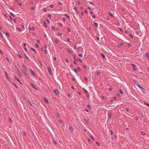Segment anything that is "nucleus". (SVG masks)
Segmentation results:
<instances>
[{"mask_svg":"<svg viewBox=\"0 0 149 149\" xmlns=\"http://www.w3.org/2000/svg\"><path fill=\"white\" fill-rule=\"evenodd\" d=\"M22 67L24 69V71L23 72V73L24 75H25L28 78H30V77L29 76L28 74L26 73V72H27V69L26 67V66L24 64H22Z\"/></svg>","mask_w":149,"mask_h":149,"instance_id":"1","label":"nucleus"},{"mask_svg":"<svg viewBox=\"0 0 149 149\" xmlns=\"http://www.w3.org/2000/svg\"><path fill=\"white\" fill-rule=\"evenodd\" d=\"M136 84L142 90L143 92H144V89L138 83H136Z\"/></svg>","mask_w":149,"mask_h":149,"instance_id":"2","label":"nucleus"},{"mask_svg":"<svg viewBox=\"0 0 149 149\" xmlns=\"http://www.w3.org/2000/svg\"><path fill=\"white\" fill-rule=\"evenodd\" d=\"M15 79H16L19 83H20L21 84H22H22L21 83V81H20L19 79L16 76H15Z\"/></svg>","mask_w":149,"mask_h":149,"instance_id":"3","label":"nucleus"},{"mask_svg":"<svg viewBox=\"0 0 149 149\" xmlns=\"http://www.w3.org/2000/svg\"><path fill=\"white\" fill-rule=\"evenodd\" d=\"M54 93L57 95H59V93L58 91L56 89H55L54 90Z\"/></svg>","mask_w":149,"mask_h":149,"instance_id":"4","label":"nucleus"},{"mask_svg":"<svg viewBox=\"0 0 149 149\" xmlns=\"http://www.w3.org/2000/svg\"><path fill=\"white\" fill-rule=\"evenodd\" d=\"M48 70L49 72V73L51 75L52 74V70H51V68L50 67H48Z\"/></svg>","mask_w":149,"mask_h":149,"instance_id":"5","label":"nucleus"},{"mask_svg":"<svg viewBox=\"0 0 149 149\" xmlns=\"http://www.w3.org/2000/svg\"><path fill=\"white\" fill-rule=\"evenodd\" d=\"M31 85L32 86V87L36 90H38V89L37 88H36L33 84H31Z\"/></svg>","mask_w":149,"mask_h":149,"instance_id":"6","label":"nucleus"},{"mask_svg":"<svg viewBox=\"0 0 149 149\" xmlns=\"http://www.w3.org/2000/svg\"><path fill=\"white\" fill-rule=\"evenodd\" d=\"M43 23L44 24V26L45 27H47V24L45 21H44Z\"/></svg>","mask_w":149,"mask_h":149,"instance_id":"7","label":"nucleus"},{"mask_svg":"<svg viewBox=\"0 0 149 149\" xmlns=\"http://www.w3.org/2000/svg\"><path fill=\"white\" fill-rule=\"evenodd\" d=\"M70 130L71 132H73V130L72 127L71 126H70L69 127Z\"/></svg>","mask_w":149,"mask_h":149,"instance_id":"8","label":"nucleus"},{"mask_svg":"<svg viewBox=\"0 0 149 149\" xmlns=\"http://www.w3.org/2000/svg\"><path fill=\"white\" fill-rule=\"evenodd\" d=\"M24 56L27 60H28L29 61H30L29 58L27 57V56L26 54H25Z\"/></svg>","mask_w":149,"mask_h":149,"instance_id":"9","label":"nucleus"},{"mask_svg":"<svg viewBox=\"0 0 149 149\" xmlns=\"http://www.w3.org/2000/svg\"><path fill=\"white\" fill-rule=\"evenodd\" d=\"M44 100L46 103L48 104L49 103V102L46 98H44Z\"/></svg>","mask_w":149,"mask_h":149,"instance_id":"10","label":"nucleus"},{"mask_svg":"<svg viewBox=\"0 0 149 149\" xmlns=\"http://www.w3.org/2000/svg\"><path fill=\"white\" fill-rule=\"evenodd\" d=\"M31 73H32V74L33 75L34 77H36V75L34 74V72L33 71L31 70Z\"/></svg>","mask_w":149,"mask_h":149,"instance_id":"11","label":"nucleus"},{"mask_svg":"<svg viewBox=\"0 0 149 149\" xmlns=\"http://www.w3.org/2000/svg\"><path fill=\"white\" fill-rule=\"evenodd\" d=\"M84 91L86 94H88V92L86 90V89H84Z\"/></svg>","mask_w":149,"mask_h":149,"instance_id":"12","label":"nucleus"},{"mask_svg":"<svg viewBox=\"0 0 149 149\" xmlns=\"http://www.w3.org/2000/svg\"><path fill=\"white\" fill-rule=\"evenodd\" d=\"M94 24H95V26L96 27H98V24L97 23H96L95 22H94Z\"/></svg>","mask_w":149,"mask_h":149,"instance_id":"13","label":"nucleus"},{"mask_svg":"<svg viewBox=\"0 0 149 149\" xmlns=\"http://www.w3.org/2000/svg\"><path fill=\"white\" fill-rule=\"evenodd\" d=\"M31 49L34 52H36V51L33 48H31Z\"/></svg>","mask_w":149,"mask_h":149,"instance_id":"14","label":"nucleus"},{"mask_svg":"<svg viewBox=\"0 0 149 149\" xmlns=\"http://www.w3.org/2000/svg\"><path fill=\"white\" fill-rule=\"evenodd\" d=\"M101 56L103 57V58H105V56L103 53H102L101 54Z\"/></svg>","mask_w":149,"mask_h":149,"instance_id":"15","label":"nucleus"},{"mask_svg":"<svg viewBox=\"0 0 149 149\" xmlns=\"http://www.w3.org/2000/svg\"><path fill=\"white\" fill-rule=\"evenodd\" d=\"M17 29L18 31H22V29H21L19 28H17Z\"/></svg>","mask_w":149,"mask_h":149,"instance_id":"16","label":"nucleus"},{"mask_svg":"<svg viewBox=\"0 0 149 149\" xmlns=\"http://www.w3.org/2000/svg\"><path fill=\"white\" fill-rule=\"evenodd\" d=\"M108 14L109 15L111 16L112 17H113L114 16V15H113L111 13H109Z\"/></svg>","mask_w":149,"mask_h":149,"instance_id":"17","label":"nucleus"},{"mask_svg":"<svg viewBox=\"0 0 149 149\" xmlns=\"http://www.w3.org/2000/svg\"><path fill=\"white\" fill-rule=\"evenodd\" d=\"M55 42L56 44H58L59 43L58 40V39H56L55 41Z\"/></svg>","mask_w":149,"mask_h":149,"instance_id":"18","label":"nucleus"},{"mask_svg":"<svg viewBox=\"0 0 149 149\" xmlns=\"http://www.w3.org/2000/svg\"><path fill=\"white\" fill-rule=\"evenodd\" d=\"M15 68H16L19 72V69H18V68H17V66L16 65H15Z\"/></svg>","mask_w":149,"mask_h":149,"instance_id":"19","label":"nucleus"},{"mask_svg":"<svg viewBox=\"0 0 149 149\" xmlns=\"http://www.w3.org/2000/svg\"><path fill=\"white\" fill-rule=\"evenodd\" d=\"M145 104L149 107V104L147 102H145Z\"/></svg>","mask_w":149,"mask_h":149,"instance_id":"20","label":"nucleus"},{"mask_svg":"<svg viewBox=\"0 0 149 149\" xmlns=\"http://www.w3.org/2000/svg\"><path fill=\"white\" fill-rule=\"evenodd\" d=\"M10 14L13 17H14L15 16V15L13 14L12 13H10Z\"/></svg>","mask_w":149,"mask_h":149,"instance_id":"21","label":"nucleus"},{"mask_svg":"<svg viewBox=\"0 0 149 149\" xmlns=\"http://www.w3.org/2000/svg\"><path fill=\"white\" fill-rule=\"evenodd\" d=\"M65 15L68 18H70V16L67 14H65Z\"/></svg>","mask_w":149,"mask_h":149,"instance_id":"22","label":"nucleus"},{"mask_svg":"<svg viewBox=\"0 0 149 149\" xmlns=\"http://www.w3.org/2000/svg\"><path fill=\"white\" fill-rule=\"evenodd\" d=\"M78 55L80 57H83V55L82 54H79Z\"/></svg>","mask_w":149,"mask_h":149,"instance_id":"23","label":"nucleus"},{"mask_svg":"<svg viewBox=\"0 0 149 149\" xmlns=\"http://www.w3.org/2000/svg\"><path fill=\"white\" fill-rule=\"evenodd\" d=\"M119 91H120V93H121V94H123V91L121 89H120L119 90Z\"/></svg>","mask_w":149,"mask_h":149,"instance_id":"24","label":"nucleus"},{"mask_svg":"<svg viewBox=\"0 0 149 149\" xmlns=\"http://www.w3.org/2000/svg\"><path fill=\"white\" fill-rule=\"evenodd\" d=\"M84 78L86 80V81H87V82H88V79L86 77H84Z\"/></svg>","mask_w":149,"mask_h":149,"instance_id":"25","label":"nucleus"},{"mask_svg":"<svg viewBox=\"0 0 149 149\" xmlns=\"http://www.w3.org/2000/svg\"><path fill=\"white\" fill-rule=\"evenodd\" d=\"M67 51L68 52L70 53H72L71 51L69 49H68Z\"/></svg>","mask_w":149,"mask_h":149,"instance_id":"26","label":"nucleus"},{"mask_svg":"<svg viewBox=\"0 0 149 149\" xmlns=\"http://www.w3.org/2000/svg\"><path fill=\"white\" fill-rule=\"evenodd\" d=\"M129 35L132 38H133V35L132 34H129Z\"/></svg>","mask_w":149,"mask_h":149,"instance_id":"27","label":"nucleus"},{"mask_svg":"<svg viewBox=\"0 0 149 149\" xmlns=\"http://www.w3.org/2000/svg\"><path fill=\"white\" fill-rule=\"evenodd\" d=\"M35 46H36L37 47V48H38L39 47V46H38V45L37 44H36V43L35 44Z\"/></svg>","mask_w":149,"mask_h":149,"instance_id":"28","label":"nucleus"},{"mask_svg":"<svg viewBox=\"0 0 149 149\" xmlns=\"http://www.w3.org/2000/svg\"><path fill=\"white\" fill-rule=\"evenodd\" d=\"M24 49L26 52L27 51V49L26 47H24Z\"/></svg>","mask_w":149,"mask_h":149,"instance_id":"29","label":"nucleus"},{"mask_svg":"<svg viewBox=\"0 0 149 149\" xmlns=\"http://www.w3.org/2000/svg\"><path fill=\"white\" fill-rule=\"evenodd\" d=\"M78 70L79 72H80L81 71V69L79 67H78Z\"/></svg>","mask_w":149,"mask_h":149,"instance_id":"30","label":"nucleus"},{"mask_svg":"<svg viewBox=\"0 0 149 149\" xmlns=\"http://www.w3.org/2000/svg\"><path fill=\"white\" fill-rule=\"evenodd\" d=\"M109 117L110 118H111L112 116V114L110 113L109 114Z\"/></svg>","mask_w":149,"mask_h":149,"instance_id":"31","label":"nucleus"},{"mask_svg":"<svg viewBox=\"0 0 149 149\" xmlns=\"http://www.w3.org/2000/svg\"><path fill=\"white\" fill-rule=\"evenodd\" d=\"M6 34L9 37L10 36L9 34L8 33V32H6Z\"/></svg>","mask_w":149,"mask_h":149,"instance_id":"32","label":"nucleus"},{"mask_svg":"<svg viewBox=\"0 0 149 149\" xmlns=\"http://www.w3.org/2000/svg\"><path fill=\"white\" fill-rule=\"evenodd\" d=\"M18 56L21 58H22V56H21V55L19 54H18Z\"/></svg>","mask_w":149,"mask_h":149,"instance_id":"33","label":"nucleus"},{"mask_svg":"<svg viewBox=\"0 0 149 149\" xmlns=\"http://www.w3.org/2000/svg\"><path fill=\"white\" fill-rule=\"evenodd\" d=\"M52 28L53 30L54 31L55 30V28L53 26H52Z\"/></svg>","mask_w":149,"mask_h":149,"instance_id":"34","label":"nucleus"},{"mask_svg":"<svg viewBox=\"0 0 149 149\" xmlns=\"http://www.w3.org/2000/svg\"><path fill=\"white\" fill-rule=\"evenodd\" d=\"M44 11L46 12L47 10V9L46 8H44L43 9Z\"/></svg>","mask_w":149,"mask_h":149,"instance_id":"35","label":"nucleus"},{"mask_svg":"<svg viewBox=\"0 0 149 149\" xmlns=\"http://www.w3.org/2000/svg\"><path fill=\"white\" fill-rule=\"evenodd\" d=\"M56 116L58 117H60V114L58 113L57 114Z\"/></svg>","mask_w":149,"mask_h":149,"instance_id":"36","label":"nucleus"},{"mask_svg":"<svg viewBox=\"0 0 149 149\" xmlns=\"http://www.w3.org/2000/svg\"><path fill=\"white\" fill-rule=\"evenodd\" d=\"M88 107L89 108V109H91V106L90 105H88Z\"/></svg>","mask_w":149,"mask_h":149,"instance_id":"37","label":"nucleus"},{"mask_svg":"<svg viewBox=\"0 0 149 149\" xmlns=\"http://www.w3.org/2000/svg\"><path fill=\"white\" fill-rule=\"evenodd\" d=\"M6 59L7 60L9 63L10 62V61L9 60V59L7 58H6Z\"/></svg>","mask_w":149,"mask_h":149,"instance_id":"38","label":"nucleus"},{"mask_svg":"<svg viewBox=\"0 0 149 149\" xmlns=\"http://www.w3.org/2000/svg\"><path fill=\"white\" fill-rule=\"evenodd\" d=\"M141 134L143 135H145V134L144 132H141Z\"/></svg>","mask_w":149,"mask_h":149,"instance_id":"39","label":"nucleus"},{"mask_svg":"<svg viewBox=\"0 0 149 149\" xmlns=\"http://www.w3.org/2000/svg\"><path fill=\"white\" fill-rule=\"evenodd\" d=\"M9 121H10V122L11 123V122H13L12 120V119H11V118H9Z\"/></svg>","mask_w":149,"mask_h":149,"instance_id":"40","label":"nucleus"},{"mask_svg":"<svg viewBox=\"0 0 149 149\" xmlns=\"http://www.w3.org/2000/svg\"><path fill=\"white\" fill-rule=\"evenodd\" d=\"M58 4L59 5H62V3L60 2H59L58 3Z\"/></svg>","mask_w":149,"mask_h":149,"instance_id":"41","label":"nucleus"},{"mask_svg":"<svg viewBox=\"0 0 149 149\" xmlns=\"http://www.w3.org/2000/svg\"><path fill=\"white\" fill-rule=\"evenodd\" d=\"M49 6L51 7V8H53V7H54V5H50Z\"/></svg>","mask_w":149,"mask_h":149,"instance_id":"42","label":"nucleus"},{"mask_svg":"<svg viewBox=\"0 0 149 149\" xmlns=\"http://www.w3.org/2000/svg\"><path fill=\"white\" fill-rule=\"evenodd\" d=\"M146 56L147 57H148V56H149V54H146Z\"/></svg>","mask_w":149,"mask_h":149,"instance_id":"43","label":"nucleus"},{"mask_svg":"<svg viewBox=\"0 0 149 149\" xmlns=\"http://www.w3.org/2000/svg\"><path fill=\"white\" fill-rule=\"evenodd\" d=\"M133 70H136V68H135V67H134L133 68Z\"/></svg>","mask_w":149,"mask_h":149,"instance_id":"44","label":"nucleus"},{"mask_svg":"<svg viewBox=\"0 0 149 149\" xmlns=\"http://www.w3.org/2000/svg\"><path fill=\"white\" fill-rule=\"evenodd\" d=\"M96 143L97 144V145L99 146H100V144L97 142H96Z\"/></svg>","mask_w":149,"mask_h":149,"instance_id":"45","label":"nucleus"},{"mask_svg":"<svg viewBox=\"0 0 149 149\" xmlns=\"http://www.w3.org/2000/svg\"><path fill=\"white\" fill-rule=\"evenodd\" d=\"M13 21H14V22L16 23L17 21H16V19H13Z\"/></svg>","mask_w":149,"mask_h":149,"instance_id":"46","label":"nucleus"},{"mask_svg":"<svg viewBox=\"0 0 149 149\" xmlns=\"http://www.w3.org/2000/svg\"><path fill=\"white\" fill-rule=\"evenodd\" d=\"M29 29L30 31H31L32 30V28L30 26L29 27Z\"/></svg>","mask_w":149,"mask_h":149,"instance_id":"47","label":"nucleus"},{"mask_svg":"<svg viewBox=\"0 0 149 149\" xmlns=\"http://www.w3.org/2000/svg\"><path fill=\"white\" fill-rule=\"evenodd\" d=\"M32 29L33 30V31H34L35 30V28L34 27H33L32 28Z\"/></svg>","mask_w":149,"mask_h":149,"instance_id":"48","label":"nucleus"},{"mask_svg":"<svg viewBox=\"0 0 149 149\" xmlns=\"http://www.w3.org/2000/svg\"><path fill=\"white\" fill-rule=\"evenodd\" d=\"M52 16V15H51L50 14H49L48 15V17H49V18H50Z\"/></svg>","mask_w":149,"mask_h":149,"instance_id":"49","label":"nucleus"},{"mask_svg":"<svg viewBox=\"0 0 149 149\" xmlns=\"http://www.w3.org/2000/svg\"><path fill=\"white\" fill-rule=\"evenodd\" d=\"M9 17L10 18V19H11V20H13V18L12 17L10 16H9Z\"/></svg>","mask_w":149,"mask_h":149,"instance_id":"50","label":"nucleus"},{"mask_svg":"<svg viewBox=\"0 0 149 149\" xmlns=\"http://www.w3.org/2000/svg\"><path fill=\"white\" fill-rule=\"evenodd\" d=\"M44 51L46 53H47L48 52L47 51L46 49Z\"/></svg>","mask_w":149,"mask_h":149,"instance_id":"51","label":"nucleus"},{"mask_svg":"<svg viewBox=\"0 0 149 149\" xmlns=\"http://www.w3.org/2000/svg\"><path fill=\"white\" fill-rule=\"evenodd\" d=\"M84 12L86 13H88V11L86 10H84Z\"/></svg>","mask_w":149,"mask_h":149,"instance_id":"52","label":"nucleus"},{"mask_svg":"<svg viewBox=\"0 0 149 149\" xmlns=\"http://www.w3.org/2000/svg\"><path fill=\"white\" fill-rule=\"evenodd\" d=\"M131 46V45L130 44V43H128V46L129 47H130Z\"/></svg>","mask_w":149,"mask_h":149,"instance_id":"53","label":"nucleus"},{"mask_svg":"<svg viewBox=\"0 0 149 149\" xmlns=\"http://www.w3.org/2000/svg\"><path fill=\"white\" fill-rule=\"evenodd\" d=\"M47 21L48 23H49V24L50 23V22L48 19H47Z\"/></svg>","mask_w":149,"mask_h":149,"instance_id":"54","label":"nucleus"},{"mask_svg":"<svg viewBox=\"0 0 149 149\" xmlns=\"http://www.w3.org/2000/svg\"><path fill=\"white\" fill-rule=\"evenodd\" d=\"M79 61H80V62H81V63H82V62H83L82 61L81 59V58H79Z\"/></svg>","mask_w":149,"mask_h":149,"instance_id":"55","label":"nucleus"},{"mask_svg":"<svg viewBox=\"0 0 149 149\" xmlns=\"http://www.w3.org/2000/svg\"><path fill=\"white\" fill-rule=\"evenodd\" d=\"M92 17L94 18H95V16L94 15L92 16Z\"/></svg>","mask_w":149,"mask_h":149,"instance_id":"56","label":"nucleus"},{"mask_svg":"<svg viewBox=\"0 0 149 149\" xmlns=\"http://www.w3.org/2000/svg\"><path fill=\"white\" fill-rule=\"evenodd\" d=\"M59 121L61 123H62L63 122V121L62 120H59Z\"/></svg>","mask_w":149,"mask_h":149,"instance_id":"57","label":"nucleus"},{"mask_svg":"<svg viewBox=\"0 0 149 149\" xmlns=\"http://www.w3.org/2000/svg\"><path fill=\"white\" fill-rule=\"evenodd\" d=\"M113 132L112 131H111V135H113Z\"/></svg>","mask_w":149,"mask_h":149,"instance_id":"58","label":"nucleus"},{"mask_svg":"<svg viewBox=\"0 0 149 149\" xmlns=\"http://www.w3.org/2000/svg\"><path fill=\"white\" fill-rule=\"evenodd\" d=\"M67 30H68V31L69 32H70V29H69V28H67Z\"/></svg>","mask_w":149,"mask_h":149,"instance_id":"59","label":"nucleus"},{"mask_svg":"<svg viewBox=\"0 0 149 149\" xmlns=\"http://www.w3.org/2000/svg\"><path fill=\"white\" fill-rule=\"evenodd\" d=\"M68 96L69 97H70L71 96V95L70 94H68Z\"/></svg>","mask_w":149,"mask_h":149,"instance_id":"60","label":"nucleus"},{"mask_svg":"<svg viewBox=\"0 0 149 149\" xmlns=\"http://www.w3.org/2000/svg\"><path fill=\"white\" fill-rule=\"evenodd\" d=\"M66 61L67 62H68V63H69V61L67 59H66Z\"/></svg>","mask_w":149,"mask_h":149,"instance_id":"61","label":"nucleus"},{"mask_svg":"<svg viewBox=\"0 0 149 149\" xmlns=\"http://www.w3.org/2000/svg\"><path fill=\"white\" fill-rule=\"evenodd\" d=\"M126 110L127 112H128L129 111V109L128 108H127L126 109Z\"/></svg>","mask_w":149,"mask_h":149,"instance_id":"62","label":"nucleus"},{"mask_svg":"<svg viewBox=\"0 0 149 149\" xmlns=\"http://www.w3.org/2000/svg\"><path fill=\"white\" fill-rule=\"evenodd\" d=\"M96 38L97 40H100V38L99 37H97Z\"/></svg>","mask_w":149,"mask_h":149,"instance_id":"63","label":"nucleus"},{"mask_svg":"<svg viewBox=\"0 0 149 149\" xmlns=\"http://www.w3.org/2000/svg\"><path fill=\"white\" fill-rule=\"evenodd\" d=\"M53 142L56 145L57 144L56 142L55 141H53Z\"/></svg>","mask_w":149,"mask_h":149,"instance_id":"64","label":"nucleus"}]
</instances>
